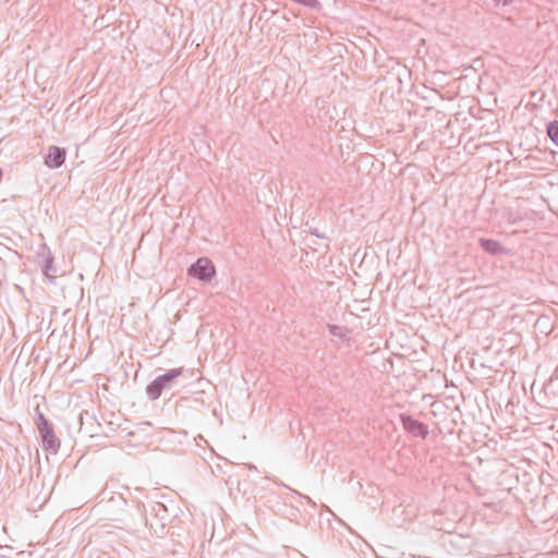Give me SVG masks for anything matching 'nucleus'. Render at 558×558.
<instances>
[{"instance_id":"nucleus-17","label":"nucleus","mask_w":558,"mask_h":558,"mask_svg":"<svg viewBox=\"0 0 558 558\" xmlns=\"http://www.w3.org/2000/svg\"><path fill=\"white\" fill-rule=\"evenodd\" d=\"M501 251H502V248L499 245V243L496 242V241L490 240V254H497V253H499Z\"/></svg>"},{"instance_id":"nucleus-1","label":"nucleus","mask_w":558,"mask_h":558,"mask_svg":"<svg viewBox=\"0 0 558 558\" xmlns=\"http://www.w3.org/2000/svg\"><path fill=\"white\" fill-rule=\"evenodd\" d=\"M128 507L126 499L121 494H111L107 498V494H101V499L96 505L97 511L104 515V519L121 524V520L126 519L124 512Z\"/></svg>"},{"instance_id":"nucleus-14","label":"nucleus","mask_w":558,"mask_h":558,"mask_svg":"<svg viewBox=\"0 0 558 558\" xmlns=\"http://www.w3.org/2000/svg\"><path fill=\"white\" fill-rule=\"evenodd\" d=\"M328 330L330 335L338 338H344L347 336V329L337 325H328Z\"/></svg>"},{"instance_id":"nucleus-13","label":"nucleus","mask_w":558,"mask_h":558,"mask_svg":"<svg viewBox=\"0 0 558 558\" xmlns=\"http://www.w3.org/2000/svg\"><path fill=\"white\" fill-rule=\"evenodd\" d=\"M36 426H37V429L38 432L40 430H44L46 428H48L49 426H51L52 424L46 418V416L38 411L37 413V416H36Z\"/></svg>"},{"instance_id":"nucleus-5","label":"nucleus","mask_w":558,"mask_h":558,"mask_svg":"<svg viewBox=\"0 0 558 558\" xmlns=\"http://www.w3.org/2000/svg\"><path fill=\"white\" fill-rule=\"evenodd\" d=\"M126 519L121 520V524L128 527H137L142 524L146 525L147 509L141 502H133L128 505L124 512Z\"/></svg>"},{"instance_id":"nucleus-9","label":"nucleus","mask_w":558,"mask_h":558,"mask_svg":"<svg viewBox=\"0 0 558 558\" xmlns=\"http://www.w3.org/2000/svg\"><path fill=\"white\" fill-rule=\"evenodd\" d=\"M43 447L46 451L56 454L60 448V439L57 437L53 425L39 432Z\"/></svg>"},{"instance_id":"nucleus-19","label":"nucleus","mask_w":558,"mask_h":558,"mask_svg":"<svg viewBox=\"0 0 558 558\" xmlns=\"http://www.w3.org/2000/svg\"><path fill=\"white\" fill-rule=\"evenodd\" d=\"M480 242L484 251L488 252V239L482 238Z\"/></svg>"},{"instance_id":"nucleus-4","label":"nucleus","mask_w":558,"mask_h":558,"mask_svg":"<svg viewBox=\"0 0 558 558\" xmlns=\"http://www.w3.org/2000/svg\"><path fill=\"white\" fill-rule=\"evenodd\" d=\"M184 372L183 367L169 369L167 373L157 376L147 387L146 393L150 400H157L165 389H170L172 383Z\"/></svg>"},{"instance_id":"nucleus-12","label":"nucleus","mask_w":558,"mask_h":558,"mask_svg":"<svg viewBox=\"0 0 558 558\" xmlns=\"http://www.w3.org/2000/svg\"><path fill=\"white\" fill-rule=\"evenodd\" d=\"M52 264H53V257L49 254V256L46 258L45 265L43 267L44 275L52 281L56 276L51 274L52 271Z\"/></svg>"},{"instance_id":"nucleus-3","label":"nucleus","mask_w":558,"mask_h":558,"mask_svg":"<svg viewBox=\"0 0 558 558\" xmlns=\"http://www.w3.org/2000/svg\"><path fill=\"white\" fill-rule=\"evenodd\" d=\"M169 522V512L166 506L161 502H153L147 510L146 527L153 534L162 536L166 532V526Z\"/></svg>"},{"instance_id":"nucleus-18","label":"nucleus","mask_w":558,"mask_h":558,"mask_svg":"<svg viewBox=\"0 0 558 558\" xmlns=\"http://www.w3.org/2000/svg\"><path fill=\"white\" fill-rule=\"evenodd\" d=\"M310 232H311V234H313V235H315V236H317V238H322V239H324V238H325V235H324V234H320L316 228H311V229H310Z\"/></svg>"},{"instance_id":"nucleus-10","label":"nucleus","mask_w":558,"mask_h":558,"mask_svg":"<svg viewBox=\"0 0 558 558\" xmlns=\"http://www.w3.org/2000/svg\"><path fill=\"white\" fill-rule=\"evenodd\" d=\"M66 151L64 148L58 146H51L49 148V153L45 158V163L49 168H59L63 165L65 160Z\"/></svg>"},{"instance_id":"nucleus-6","label":"nucleus","mask_w":558,"mask_h":558,"mask_svg":"<svg viewBox=\"0 0 558 558\" xmlns=\"http://www.w3.org/2000/svg\"><path fill=\"white\" fill-rule=\"evenodd\" d=\"M189 276L194 277L204 282H208L215 276V266L210 259L206 257L198 258L187 270Z\"/></svg>"},{"instance_id":"nucleus-11","label":"nucleus","mask_w":558,"mask_h":558,"mask_svg":"<svg viewBox=\"0 0 558 558\" xmlns=\"http://www.w3.org/2000/svg\"><path fill=\"white\" fill-rule=\"evenodd\" d=\"M547 135L553 143L558 146V121H551L547 124Z\"/></svg>"},{"instance_id":"nucleus-20","label":"nucleus","mask_w":558,"mask_h":558,"mask_svg":"<svg viewBox=\"0 0 558 558\" xmlns=\"http://www.w3.org/2000/svg\"><path fill=\"white\" fill-rule=\"evenodd\" d=\"M500 2H502L504 5H509L512 3V0H494L496 7H498Z\"/></svg>"},{"instance_id":"nucleus-15","label":"nucleus","mask_w":558,"mask_h":558,"mask_svg":"<svg viewBox=\"0 0 558 558\" xmlns=\"http://www.w3.org/2000/svg\"><path fill=\"white\" fill-rule=\"evenodd\" d=\"M296 3H300L302 5H305L307 8H311L316 11L322 10V3L318 0H293Z\"/></svg>"},{"instance_id":"nucleus-8","label":"nucleus","mask_w":558,"mask_h":558,"mask_svg":"<svg viewBox=\"0 0 558 558\" xmlns=\"http://www.w3.org/2000/svg\"><path fill=\"white\" fill-rule=\"evenodd\" d=\"M403 428L415 437L425 439L428 435V426L408 414H400Z\"/></svg>"},{"instance_id":"nucleus-7","label":"nucleus","mask_w":558,"mask_h":558,"mask_svg":"<svg viewBox=\"0 0 558 558\" xmlns=\"http://www.w3.org/2000/svg\"><path fill=\"white\" fill-rule=\"evenodd\" d=\"M512 504L513 500L510 495H504L497 504L490 501V512L493 511L498 514L494 519L490 518V523H497L504 521L505 519H510V508ZM490 517L493 515L490 514Z\"/></svg>"},{"instance_id":"nucleus-16","label":"nucleus","mask_w":558,"mask_h":558,"mask_svg":"<svg viewBox=\"0 0 558 558\" xmlns=\"http://www.w3.org/2000/svg\"><path fill=\"white\" fill-rule=\"evenodd\" d=\"M507 376L506 371L496 369L494 375H490V386L495 384V381L499 380L500 383L504 381V378Z\"/></svg>"},{"instance_id":"nucleus-2","label":"nucleus","mask_w":558,"mask_h":558,"mask_svg":"<svg viewBox=\"0 0 558 558\" xmlns=\"http://www.w3.org/2000/svg\"><path fill=\"white\" fill-rule=\"evenodd\" d=\"M495 475L497 492L501 495H510L513 484L514 470L510 463L502 459H496L490 463V476Z\"/></svg>"}]
</instances>
